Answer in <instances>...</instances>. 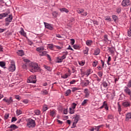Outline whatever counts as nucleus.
Here are the masks:
<instances>
[{
  "instance_id": "f257e3e1",
  "label": "nucleus",
  "mask_w": 131,
  "mask_h": 131,
  "mask_svg": "<svg viewBox=\"0 0 131 131\" xmlns=\"http://www.w3.org/2000/svg\"><path fill=\"white\" fill-rule=\"evenodd\" d=\"M30 71L33 73H35V72H39L40 71V68L38 67L37 63H31V64L30 65Z\"/></svg>"
},
{
  "instance_id": "f03ea898",
  "label": "nucleus",
  "mask_w": 131,
  "mask_h": 131,
  "mask_svg": "<svg viewBox=\"0 0 131 131\" xmlns=\"http://www.w3.org/2000/svg\"><path fill=\"white\" fill-rule=\"evenodd\" d=\"M27 126L28 128H34L36 126L35 120L29 118L27 119Z\"/></svg>"
},
{
  "instance_id": "7ed1b4c3",
  "label": "nucleus",
  "mask_w": 131,
  "mask_h": 131,
  "mask_svg": "<svg viewBox=\"0 0 131 131\" xmlns=\"http://www.w3.org/2000/svg\"><path fill=\"white\" fill-rule=\"evenodd\" d=\"M74 122L73 123L72 126L71 127V128H74L75 127H76V124L79 121V116L77 115H75V117H73Z\"/></svg>"
},
{
  "instance_id": "20e7f679",
  "label": "nucleus",
  "mask_w": 131,
  "mask_h": 131,
  "mask_svg": "<svg viewBox=\"0 0 131 131\" xmlns=\"http://www.w3.org/2000/svg\"><path fill=\"white\" fill-rule=\"evenodd\" d=\"M8 70L10 72H14L16 70V66H15V61L12 60L11 61V64L8 68Z\"/></svg>"
},
{
  "instance_id": "39448f33",
  "label": "nucleus",
  "mask_w": 131,
  "mask_h": 131,
  "mask_svg": "<svg viewBox=\"0 0 131 131\" xmlns=\"http://www.w3.org/2000/svg\"><path fill=\"white\" fill-rule=\"evenodd\" d=\"M27 82L30 83H35L36 82V77L34 75L30 76L27 80Z\"/></svg>"
},
{
  "instance_id": "423d86ee",
  "label": "nucleus",
  "mask_w": 131,
  "mask_h": 131,
  "mask_svg": "<svg viewBox=\"0 0 131 131\" xmlns=\"http://www.w3.org/2000/svg\"><path fill=\"white\" fill-rule=\"evenodd\" d=\"M3 101H4V102L5 103H7V105H11V104H12L13 102L12 97H10L9 98L5 97L4 99H3Z\"/></svg>"
},
{
  "instance_id": "0eeeda50",
  "label": "nucleus",
  "mask_w": 131,
  "mask_h": 131,
  "mask_svg": "<svg viewBox=\"0 0 131 131\" xmlns=\"http://www.w3.org/2000/svg\"><path fill=\"white\" fill-rule=\"evenodd\" d=\"M45 27L49 30H54V25L48 23L44 22Z\"/></svg>"
},
{
  "instance_id": "6e6552de",
  "label": "nucleus",
  "mask_w": 131,
  "mask_h": 131,
  "mask_svg": "<svg viewBox=\"0 0 131 131\" xmlns=\"http://www.w3.org/2000/svg\"><path fill=\"white\" fill-rule=\"evenodd\" d=\"M10 13V9H8L6 10V12L0 14V20L3 19V18H5L7 16H9Z\"/></svg>"
},
{
  "instance_id": "1a4fd4ad",
  "label": "nucleus",
  "mask_w": 131,
  "mask_h": 131,
  "mask_svg": "<svg viewBox=\"0 0 131 131\" xmlns=\"http://www.w3.org/2000/svg\"><path fill=\"white\" fill-rule=\"evenodd\" d=\"M122 7H128L130 6V1L129 0H123L121 3Z\"/></svg>"
},
{
  "instance_id": "9d476101",
  "label": "nucleus",
  "mask_w": 131,
  "mask_h": 131,
  "mask_svg": "<svg viewBox=\"0 0 131 131\" xmlns=\"http://www.w3.org/2000/svg\"><path fill=\"white\" fill-rule=\"evenodd\" d=\"M122 105L123 107L127 108V107H130L131 103L129 101H125L122 102Z\"/></svg>"
},
{
  "instance_id": "9b49d317",
  "label": "nucleus",
  "mask_w": 131,
  "mask_h": 131,
  "mask_svg": "<svg viewBox=\"0 0 131 131\" xmlns=\"http://www.w3.org/2000/svg\"><path fill=\"white\" fill-rule=\"evenodd\" d=\"M125 121H130L131 120V113H127L125 115Z\"/></svg>"
},
{
  "instance_id": "f8f14e48",
  "label": "nucleus",
  "mask_w": 131,
  "mask_h": 131,
  "mask_svg": "<svg viewBox=\"0 0 131 131\" xmlns=\"http://www.w3.org/2000/svg\"><path fill=\"white\" fill-rule=\"evenodd\" d=\"M13 21V15L12 14L9 15V17L5 18V22L11 23Z\"/></svg>"
},
{
  "instance_id": "ddd939ff",
  "label": "nucleus",
  "mask_w": 131,
  "mask_h": 131,
  "mask_svg": "<svg viewBox=\"0 0 131 131\" xmlns=\"http://www.w3.org/2000/svg\"><path fill=\"white\" fill-rule=\"evenodd\" d=\"M84 93L85 94V98H89V97H90V92L89 91V89H84Z\"/></svg>"
},
{
  "instance_id": "4468645a",
  "label": "nucleus",
  "mask_w": 131,
  "mask_h": 131,
  "mask_svg": "<svg viewBox=\"0 0 131 131\" xmlns=\"http://www.w3.org/2000/svg\"><path fill=\"white\" fill-rule=\"evenodd\" d=\"M36 51L40 54L42 51H45V48L43 47H38L36 48Z\"/></svg>"
},
{
  "instance_id": "2eb2a0df",
  "label": "nucleus",
  "mask_w": 131,
  "mask_h": 131,
  "mask_svg": "<svg viewBox=\"0 0 131 131\" xmlns=\"http://www.w3.org/2000/svg\"><path fill=\"white\" fill-rule=\"evenodd\" d=\"M17 54L18 56L22 57V56L24 55V51H23V50H18L17 51Z\"/></svg>"
},
{
  "instance_id": "dca6fc26",
  "label": "nucleus",
  "mask_w": 131,
  "mask_h": 131,
  "mask_svg": "<svg viewBox=\"0 0 131 131\" xmlns=\"http://www.w3.org/2000/svg\"><path fill=\"white\" fill-rule=\"evenodd\" d=\"M41 95H43V96H47V95H49V91H48L47 90L41 91Z\"/></svg>"
},
{
  "instance_id": "f3484780",
  "label": "nucleus",
  "mask_w": 131,
  "mask_h": 131,
  "mask_svg": "<svg viewBox=\"0 0 131 131\" xmlns=\"http://www.w3.org/2000/svg\"><path fill=\"white\" fill-rule=\"evenodd\" d=\"M86 45L88 47H91L93 45V40H87L86 41Z\"/></svg>"
},
{
  "instance_id": "a211bd4d",
  "label": "nucleus",
  "mask_w": 131,
  "mask_h": 131,
  "mask_svg": "<svg viewBox=\"0 0 131 131\" xmlns=\"http://www.w3.org/2000/svg\"><path fill=\"white\" fill-rule=\"evenodd\" d=\"M100 54V49L96 48L94 51V55L95 56H98Z\"/></svg>"
},
{
  "instance_id": "6ab92c4d",
  "label": "nucleus",
  "mask_w": 131,
  "mask_h": 131,
  "mask_svg": "<svg viewBox=\"0 0 131 131\" xmlns=\"http://www.w3.org/2000/svg\"><path fill=\"white\" fill-rule=\"evenodd\" d=\"M71 74L66 73L64 75L61 76V78H63L64 79H66V78H68V76H70Z\"/></svg>"
},
{
  "instance_id": "aec40b11",
  "label": "nucleus",
  "mask_w": 131,
  "mask_h": 131,
  "mask_svg": "<svg viewBox=\"0 0 131 131\" xmlns=\"http://www.w3.org/2000/svg\"><path fill=\"white\" fill-rule=\"evenodd\" d=\"M19 33L21 34V35H23L25 37H26V33L24 32L23 28H21V30L19 31Z\"/></svg>"
},
{
  "instance_id": "412c9836",
  "label": "nucleus",
  "mask_w": 131,
  "mask_h": 131,
  "mask_svg": "<svg viewBox=\"0 0 131 131\" xmlns=\"http://www.w3.org/2000/svg\"><path fill=\"white\" fill-rule=\"evenodd\" d=\"M9 128H12V129L15 130L18 128V126L15 124H12L9 127Z\"/></svg>"
},
{
  "instance_id": "4be33fe9",
  "label": "nucleus",
  "mask_w": 131,
  "mask_h": 131,
  "mask_svg": "<svg viewBox=\"0 0 131 131\" xmlns=\"http://www.w3.org/2000/svg\"><path fill=\"white\" fill-rule=\"evenodd\" d=\"M60 12H64L65 13H69V10L66 9V8H60L59 9Z\"/></svg>"
},
{
  "instance_id": "5701e85b",
  "label": "nucleus",
  "mask_w": 131,
  "mask_h": 131,
  "mask_svg": "<svg viewBox=\"0 0 131 131\" xmlns=\"http://www.w3.org/2000/svg\"><path fill=\"white\" fill-rule=\"evenodd\" d=\"M63 53H64V54L60 57L62 61L63 60H64V59H66V56H67V55H68V52H65Z\"/></svg>"
},
{
  "instance_id": "b1692460",
  "label": "nucleus",
  "mask_w": 131,
  "mask_h": 131,
  "mask_svg": "<svg viewBox=\"0 0 131 131\" xmlns=\"http://www.w3.org/2000/svg\"><path fill=\"white\" fill-rule=\"evenodd\" d=\"M89 51H90V49H89L88 47H86L83 50V54H84V55H88Z\"/></svg>"
},
{
  "instance_id": "393cba45",
  "label": "nucleus",
  "mask_w": 131,
  "mask_h": 131,
  "mask_svg": "<svg viewBox=\"0 0 131 131\" xmlns=\"http://www.w3.org/2000/svg\"><path fill=\"white\" fill-rule=\"evenodd\" d=\"M50 115L52 117H55V116H56V112L54 111H52L50 112Z\"/></svg>"
},
{
  "instance_id": "a878e982",
  "label": "nucleus",
  "mask_w": 131,
  "mask_h": 131,
  "mask_svg": "<svg viewBox=\"0 0 131 131\" xmlns=\"http://www.w3.org/2000/svg\"><path fill=\"white\" fill-rule=\"evenodd\" d=\"M90 74H92V72L91 71V69L87 70V71L85 73V75H86L87 77L90 75Z\"/></svg>"
},
{
  "instance_id": "bb28decb",
  "label": "nucleus",
  "mask_w": 131,
  "mask_h": 131,
  "mask_svg": "<svg viewBox=\"0 0 131 131\" xmlns=\"http://www.w3.org/2000/svg\"><path fill=\"white\" fill-rule=\"evenodd\" d=\"M93 76H94V78H95L96 79L97 81H98L99 82H100V81H101V79L99 78V77H98V76L96 74H94L93 75Z\"/></svg>"
},
{
  "instance_id": "cd10ccee",
  "label": "nucleus",
  "mask_w": 131,
  "mask_h": 131,
  "mask_svg": "<svg viewBox=\"0 0 131 131\" xmlns=\"http://www.w3.org/2000/svg\"><path fill=\"white\" fill-rule=\"evenodd\" d=\"M47 53H48L47 51H42L39 55L41 56H46L48 54Z\"/></svg>"
},
{
  "instance_id": "c85d7f7f",
  "label": "nucleus",
  "mask_w": 131,
  "mask_h": 131,
  "mask_svg": "<svg viewBox=\"0 0 131 131\" xmlns=\"http://www.w3.org/2000/svg\"><path fill=\"white\" fill-rule=\"evenodd\" d=\"M85 81L86 82L83 83V86H88V85L90 84V81H89V80H86Z\"/></svg>"
},
{
  "instance_id": "c756f323",
  "label": "nucleus",
  "mask_w": 131,
  "mask_h": 131,
  "mask_svg": "<svg viewBox=\"0 0 131 131\" xmlns=\"http://www.w3.org/2000/svg\"><path fill=\"white\" fill-rule=\"evenodd\" d=\"M88 99H84L83 102L81 103V106H85V105L86 104V103H88Z\"/></svg>"
},
{
  "instance_id": "7c9ffc66",
  "label": "nucleus",
  "mask_w": 131,
  "mask_h": 131,
  "mask_svg": "<svg viewBox=\"0 0 131 131\" xmlns=\"http://www.w3.org/2000/svg\"><path fill=\"white\" fill-rule=\"evenodd\" d=\"M77 12L78 14H81L84 12V10L83 9H79L77 10Z\"/></svg>"
},
{
  "instance_id": "2f4dec72",
  "label": "nucleus",
  "mask_w": 131,
  "mask_h": 131,
  "mask_svg": "<svg viewBox=\"0 0 131 131\" xmlns=\"http://www.w3.org/2000/svg\"><path fill=\"white\" fill-rule=\"evenodd\" d=\"M110 53L112 54H114V52L115 51V48L114 47H111L109 49Z\"/></svg>"
},
{
  "instance_id": "473e14b6",
  "label": "nucleus",
  "mask_w": 131,
  "mask_h": 131,
  "mask_svg": "<svg viewBox=\"0 0 131 131\" xmlns=\"http://www.w3.org/2000/svg\"><path fill=\"white\" fill-rule=\"evenodd\" d=\"M52 15L54 18H57V17H58V12L54 11L52 12Z\"/></svg>"
},
{
  "instance_id": "72a5a7b5",
  "label": "nucleus",
  "mask_w": 131,
  "mask_h": 131,
  "mask_svg": "<svg viewBox=\"0 0 131 131\" xmlns=\"http://www.w3.org/2000/svg\"><path fill=\"white\" fill-rule=\"evenodd\" d=\"M118 111L120 114L121 112V106L119 104V102L118 103Z\"/></svg>"
},
{
  "instance_id": "f704fd0d",
  "label": "nucleus",
  "mask_w": 131,
  "mask_h": 131,
  "mask_svg": "<svg viewBox=\"0 0 131 131\" xmlns=\"http://www.w3.org/2000/svg\"><path fill=\"white\" fill-rule=\"evenodd\" d=\"M57 61L56 63H62V62H63V60H62V59L61 58V57H57Z\"/></svg>"
},
{
  "instance_id": "c9c22d12",
  "label": "nucleus",
  "mask_w": 131,
  "mask_h": 131,
  "mask_svg": "<svg viewBox=\"0 0 131 131\" xmlns=\"http://www.w3.org/2000/svg\"><path fill=\"white\" fill-rule=\"evenodd\" d=\"M113 118H114V116H113V115H112V114L108 115V116H107L108 119H113Z\"/></svg>"
},
{
  "instance_id": "e433bc0d",
  "label": "nucleus",
  "mask_w": 131,
  "mask_h": 131,
  "mask_svg": "<svg viewBox=\"0 0 131 131\" xmlns=\"http://www.w3.org/2000/svg\"><path fill=\"white\" fill-rule=\"evenodd\" d=\"M69 110L70 114H74V109L70 107Z\"/></svg>"
},
{
  "instance_id": "4c0bfd02",
  "label": "nucleus",
  "mask_w": 131,
  "mask_h": 131,
  "mask_svg": "<svg viewBox=\"0 0 131 131\" xmlns=\"http://www.w3.org/2000/svg\"><path fill=\"white\" fill-rule=\"evenodd\" d=\"M76 106H77V104L74 102L72 104V107L70 108H72V109H75V108H76Z\"/></svg>"
},
{
  "instance_id": "58836bf2",
  "label": "nucleus",
  "mask_w": 131,
  "mask_h": 131,
  "mask_svg": "<svg viewBox=\"0 0 131 131\" xmlns=\"http://www.w3.org/2000/svg\"><path fill=\"white\" fill-rule=\"evenodd\" d=\"M73 48L74 49H75V50H79L80 49V47H79V46L77 45H74L73 46Z\"/></svg>"
},
{
  "instance_id": "ea45409f",
  "label": "nucleus",
  "mask_w": 131,
  "mask_h": 131,
  "mask_svg": "<svg viewBox=\"0 0 131 131\" xmlns=\"http://www.w3.org/2000/svg\"><path fill=\"white\" fill-rule=\"evenodd\" d=\"M1 67H5L6 66V62L5 61H0Z\"/></svg>"
},
{
  "instance_id": "a19ab883",
  "label": "nucleus",
  "mask_w": 131,
  "mask_h": 131,
  "mask_svg": "<svg viewBox=\"0 0 131 131\" xmlns=\"http://www.w3.org/2000/svg\"><path fill=\"white\" fill-rule=\"evenodd\" d=\"M112 18L114 20V21L115 22L116 21V20H117V19H118V17H117V16L115 15H112Z\"/></svg>"
},
{
  "instance_id": "79ce46f5",
  "label": "nucleus",
  "mask_w": 131,
  "mask_h": 131,
  "mask_svg": "<svg viewBox=\"0 0 131 131\" xmlns=\"http://www.w3.org/2000/svg\"><path fill=\"white\" fill-rule=\"evenodd\" d=\"M101 85H103L104 88H106L108 86V83L106 82L105 81H103L101 84Z\"/></svg>"
},
{
  "instance_id": "37998d69",
  "label": "nucleus",
  "mask_w": 131,
  "mask_h": 131,
  "mask_svg": "<svg viewBox=\"0 0 131 131\" xmlns=\"http://www.w3.org/2000/svg\"><path fill=\"white\" fill-rule=\"evenodd\" d=\"M16 114L18 116L21 115V114H22V111L20 110H16Z\"/></svg>"
},
{
  "instance_id": "c03bdc74",
  "label": "nucleus",
  "mask_w": 131,
  "mask_h": 131,
  "mask_svg": "<svg viewBox=\"0 0 131 131\" xmlns=\"http://www.w3.org/2000/svg\"><path fill=\"white\" fill-rule=\"evenodd\" d=\"M54 48H55V45H54L53 44L49 45V48L50 49V50H53V49H54Z\"/></svg>"
},
{
  "instance_id": "a18cd8bd",
  "label": "nucleus",
  "mask_w": 131,
  "mask_h": 131,
  "mask_svg": "<svg viewBox=\"0 0 131 131\" xmlns=\"http://www.w3.org/2000/svg\"><path fill=\"white\" fill-rule=\"evenodd\" d=\"M49 109V107H48V105H44L43 106V111H47Z\"/></svg>"
},
{
  "instance_id": "49530a36",
  "label": "nucleus",
  "mask_w": 131,
  "mask_h": 131,
  "mask_svg": "<svg viewBox=\"0 0 131 131\" xmlns=\"http://www.w3.org/2000/svg\"><path fill=\"white\" fill-rule=\"evenodd\" d=\"M78 63L80 66H83V65L85 64V62L84 61H78Z\"/></svg>"
},
{
  "instance_id": "de8ad7c7",
  "label": "nucleus",
  "mask_w": 131,
  "mask_h": 131,
  "mask_svg": "<svg viewBox=\"0 0 131 131\" xmlns=\"http://www.w3.org/2000/svg\"><path fill=\"white\" fill-rule=\"evenodd\" d=\"M34 113L36 114V115H39L40 114V111L38 110L34 111Z\"/></svg>"
},
{
  "instance_id": "09e8293b",
  "label": "nucleus",
  "mask_w": 131,
  "mask_h": 131,
  "mask_svg": "<svg viewBox=\"0 0 131 131\" xmlns=\"http://www.w3.org/2000/svg\"><path fill=\"white\" fill-rule=\"evenodd\" d=\"M97 64H98V61L95 60V61L93 62V64H92L93 67H96V66H97Z\"/></svg>"
},
{
  "instance_id": "8fccbe9b",
  "label": "nucleus",
  "mask_w": 131,
  "mask_h": 131,
  "mask_svg": "<svg viewBox=\"0 0 131 131\" xmlns=\"http://www.w3.org/2000/svg\"><path fill=\"white\" fill-rule=\"evenodd\" d=\"M127 33H128V36L130 37L131 36V27H130L128 30Z\"/></svg>"
},
{
  "instance_id": "3c124183",
  "label": "nucleus",
  "mask_w": 131,
  "mask_h": 131,
  "mask_svg": "<svg viewBox=\"0 0 131 131\" xmlns=\"http://www.w3.org/2000/svg\"><path fill=\"white\" fill-rule=\"evenodd\" d=\"M71 93V90H68L67 91H66V96H68V95H70V94Z\"/></svg>"
},
{
  "instance_id": "603ef678",
  "label": "nucleus",
  "mask_w": 131,
  "mask_h": 131,
  "mask_svg": "<svg viewBox=\"0 0 131 131\" xmlns=\"http://www.w3.org/2000/svg\"><path fill=\"white\" fill-rule=\"evenodd\" d=\"M28 44H29V46H32V45H33V42L29 39H28Z\"/></svg>"
},
{
  "instance_id": "864d4df0",
  "label": "nucleus",
  "mask_w": 131,
  "mask_h": 131,
  "mask_svg": "<svg viewBox=\"0 0 131 131\" xmlns=\"http://www.w3.org/2000/svg\"><path fill=\"white\" fill-rule=\"evenodd\" d=\"M71 44L72 45V46H73V45H74V43H75V40H74V39H71Z\"/></svg>"
},
{
  "instance_id": "5fc2aeb1",
  "label": "nucleus",
  "mask_w": 131,
  "mask_h": 131,
  "mask_svg": "<svg viewBox=\"0 0 131 131\" xmlns=\"http://www.w3.org/2000/svg\"><path fill=\"white\" fill-rule=\"evenodd\" d=\"M105 20L106 21H111V18H110V16H108L105 17Z\"/></svg>"
},
{
  "instance_id": "6e6d98bb",
  "label": "nucleus",
  "mask_w": 131,
  "mask_h": 131,
  "mask_svg": "<svg viewBox=\"0 0 131 131\" xmlns=\"http://www.w3.org/2000/svg\"><path fill=\"white\" fill-rule=\"evenodd\" d=\"M23 102L24 104H28L29 103V100H28V99H25L23 100Z\"/></svg>"
},
{
  "instance_id": "4d7b16f0",
  "label": "nucleus",
  "mask_w": 131,
  "mask_h": 131,
  "mask_svg": "<svg viewBox=\"0 0 131 131\" xmlns=\"http://www.w3.org/2000/svg\"><path fill=\"white\" fill-rule=\"evenodd\" d=\"M15 121H17V118L16 117H12L11 119V122H14Z\"/></svg>"
},
{
  "instance_id": "13d9d810",
  "label": "nucleus",
  "mask_w": 131,
  "mask_h": 131,
  "mask_svg": "<svg viewBox=\"0 0 131 131\" xmlns=\"http://www.w3.org/2000/svg\"><path fill=\"white\" fill-rule=\"evenodd\" d=\"M9 116H10V114H5L4 116L5 119H8L9 118Z\"/></svg>"
},
{
  "instance_id": "bf43d9fd",
  "label": "nucleus",
  "mask_w": 131,
  "mask_h": 131,
  "mask_svg": "<svg viewBox=\"0 0 131 131\" xmlns=\"http://www.w3.org/2000/svg\"><path fill=\"white\" fill-rule=\"evenodd\" d=\"M97 74L99 77H102L103 76V73L102 72H98Z\"/></svg>"
},
{
  "instance_id": "052dcab7",
  "label": "nucleus",
  "mask_w": 131,
  "mask_h": 131,
  "mask_svg": "<svg viewBox=\"0 0 131 131\" xmlns=\"http://www.w3.org/2000/svg\"><path fill=\"white\" fill-rule=\"evenodd\" d=\"M116 11H117V13H118V14H119V13L121 12V8H117Z\"/></svg>"
},
{
  "instance_id": "680f3d73",
  "label": "nucleus",
  "mask_w": 131,
  "mask_h": 131,
  "mask_svg": "<svg viewBox=\"0 0 131 131\" xmlns=\"http://www.w3.org/2000/svg\"><path fill=\"white\" fill-rule=\"evenodd\" d=\"M75 82H76V80L75 79H73L70 81V84H74V83H75Z\"/></svg>"
},
{
  "instance_id": "e2e57ef3",
  "label": "nucleus",
  "mask_w": 131,
  "mask_h": 131,
  "mask_svg": "<svg viewBox=\"0 0 131 131\" xmlns=\"http://www.w3.org/2000/svg\"><path fill=\"white\" fill-rule=\"evenodd\" d=\"M24 62H25L26 63H27L26 64H28V63H30V60H29L28 59H25L24 60Z\"/></svg>"
},
{
  "instance_id": "0e129e2a",
  "label": "nucleus",
  "mask_w": 131,
  "mask_h": 131,
  "mask_svg": "<svg viewBox=\"0 0 131 131\" xmlns=\"http://www.w3.org/2000/svg\"><path fill=\"white\" fill-rule=\"evenodd\" d=\"M78 90H79V89H78V88H73V89H72V92H75V91H78Z\"/></svg>"
},
{
  "instance_id": "69168bd1",
  "label": "nucleus",
  "mask_w": 131,
  "mask_h": 131,
  "mask_svg": "<svg viewBox=\"0 0 131 131\" xmlns=\"http://www.w3.org/2000/svg\"><path fill=\"white\" fill-rule=\"evenodd\" d=\"M46 56L49 61H52V59L51 58V56H50V55L46 54Z\"/></svg>"
},
{
  "instance_id": "338daca9",
  "label": "nucleus",
  "mask_w": 131,
  "mask_h": 131,
  "mask_svg": "<svg viewBox=\"0 0 131 131\" xmlns=\"http://www.w3.org/2000/svg\"><path fill=\"white\" fill-rule=\"evenodd\" d=\"M127 88H128V89H129V88H131V80L129 81L128 84L127 85Z\"/></svg>"
},
{
  "instance_id": "774afa93",
  "label": "nucleus",
  "mask_w": 131,
  "mask_h": 131,
  "mask_svg": "<svg viewBox=\"0 0 131 131\" xmlns=\"http://www.w3.org/2000/svg\"><path fill=\"white\" fill-rule=\"evenodd\" d=\"M104 108L105 109V110H108V105L106 103V101H105V105H104Z\"/></svg>"
}]
</instances>
